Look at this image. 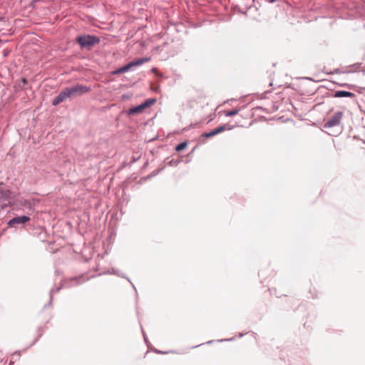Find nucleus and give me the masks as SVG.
Returning <instances> with one entry per match:
<instances>
[{
	"label": "nucleus",
	"instance_id": "obj_4",
	"mask_svg": "<svg viewBox=\"0 0 365 365\" xmlns=\"http://www.w3.org/2000/svg\"><path fill=\"white\" fill-rule=\"evenodd\" d=\"M342 118V113L337 112L331 116L324 124V128H329L339 125Z\"/></svg>",
	"mask_w": 365,
	"mask_h": 365
},
{
	"label": "nucleus",
	"instance_id": "obj_15",
	"mask_svg": "<svg viewBox=\"0 0 365 365\" xmlns=\"http://www.w3.org/2000/svg\"><path fill=\"white\" fill-rule=\"evenodd\" d=\"M10 195L11 192L9 190H6L1 192V197L8 201V202H10L9 200Z\"/></svg>",
	"mask_w": 365,
	"mask_h": 365
},
{
	"label": "nucleus",
	"instance_id": "obj_20",
	"mask_svg": "<svg viewBox=\"0 0 365 365\" xmlns=\"http://www.w3.org/2000/svg\"><path fill=\"white\" fill-rule=\"evenodd\" d=\"M41 0H33L34 2H38L40 1Z\"/></svg>",
	"mask_w": 365,
	"mask_h": 365
},
{
	"label": "nucleus",
	"instance_id": "obj_10",
	"mask_svg": "<svg viewBox=\"0 0 365 365\" xmlns=\"http://www.w3.org/2000/svg\"><path fill=\"white\" fill-rule=\"evenodd\" d=\"M219 134L217 128L209 133H204L202 136L206 138H211L215 135Z\"/></svg>",
	"mask_w": 365,
	"mask_h": 365
},
{
	"label": "nucleus",
	"instance_id": "obj_19",
	"mask_svg": "<svg viewBox=\"0 0 365 365\" xmlns=\"http://www.w3.org/2000/svg\"><path fill=\"white\" fill-rule=\"evenodd\" d=\"M277 0H269V2L270 3H274V1H276Z\"/></svg>",
	"mask_w": 365,
	"mask_h": 365
},
{
	"label": "nucleus",
	"instance_id": "obj_18",
	"mask_svg": "<svg viewBox=\"0 0 365 365\" xmlns=\"http://www.w3.org/2000/svg\"><path fill=\"white\" fill-rule=\"evenodd\" d=\"M143 336H144V340H145V341H147V339H146V337H145V333H144V331H143Z\"/></svg>",
	"mask_w": 365,
	"mask_h": 365
},
{
	"label": "nucleus",
	"instance_id": "obj_7",
	"mask_svg": "<svg viewBox=\"0 0 365 365\" xmlns=\"http://www.w3.org/2000/svg\"><path fill=\"white\" fill-rule=\"evenodd\" d=\"M143 110H144V108H143V106L141 104H140L137 106L130 108L128 110L127 113L128 115H135V114L141 113Z\"/></svg>",
	"mask_w": 365,
	"mask_h": 365
},
{
	"label": "nucleus",
	"instance_id": "obj_9",
	"mask_svg": "<svg viewBox=\"0 0 365 365\" xmlns=\"http://www.w3.org/2000/svg\"><path fill=\"white\" fill-rule=\"evenodd\" d=\"M155 102H156L155 98H148V99L145 100L143 103H142L141 105L143 106V107L145 110V108H149L150 106L153 105Z\"/></svg>",
	"mask_w": 365,
	"mask_h": 365
},
{
	"label": "nucleus",
	"instance_id": "obj_5",
	"mask_svg": "<svg viewBox=\"0 0 365 365\" xmlns=\"http://www.w3.org/2000/svg\"><path fill=\"white\" fill-rule=\"evenodd\" d=\"M68 98H71V96L69 95L68 90H67V88H65L61 92H60L58 93V96H56L53 98V100L52 101V105L53 106H57L59 103H61V102H63L65 100H66Z\"/></svg>",
	"mask_w": 365,
	"mask_h": 365
},
{
	"label": "nucleus",
	"instance_id": "obj_1",
	"mask_svg": "<svg viewBox=\"0 0 365 365\" xmlns=\"http://www.w3.org/2000/svg\"><path fill=\"white\" fill-rule=\"evenodd\" d=\"M76 41L81 48L90 49L92 46L99 43L100 38L96 36L87 34L78 36Z\"/></svg>",
	"mask_w": 365,
	"mask_h": 365
},
{
	"label": "nucleus",
	"instance_id": "obj_11",
	"mask_svg": "<svg viewBox=\"0 0 365 365\" xmlns=\"http://www.w3.org/2000/svg\"><path fill=\"white\" fill-rule=\"evenodd\" d=\"M240 111V109H233L232 110H230V111H225V116L227 117H231V116H234L235 115H237Z\"/></svg>",
	"mask_w": 365,
	"mask_h": 365
},
{
	"label": "nucleus",
	"instance_id": "obj_21",
	"mask_svg": "<svg viewBox=\"0 0 365 365\" xmlns=\"http://www.w3.org/2000/svg\"><path fill=\"white\" fill-rule=\"evenodd\" d=\"M22 81H23L24 83L26 82V79L25 78H23Z\"/></svg>",
	"mask_w": 365,
	"mask_h": 365
},
{
	"label": "nucleus",
	"instance_id": "obj_8",
	"mask_svg": "<svg viewBox=\"0 0 365 365\" xmlns=\"http://www.w3.org/2000/svg\"><path fill=\"white\" fill-rule=\"evenodd\" d=\"M352 96H354V94L352 93H350L348 91H336L334 93V97H336V98L350 97Z\"/></svg>",
	"mask_w": 365,
	"mask_h": 365
},
{
	"label": "nucleus",
	"instance_id": "obj_2",
	"mask_svg": "<svg viewBox=\"0 0 365 365\" xmlns=\"http://www.w3.org/2000/svg\"><path fill=\"white\" fill-rule=\"evenodd\" d=\"M150 61V58H140L135 59L134 61H132L125 65L124 66H122L121 68L117 69L113 72L114 74H120L123 73L128 72L130 71L133 67L138 66L143 64L144 63H146Z\"/></svg>",
	"mask_w": 365,
	"mask_h": 365
},
{
	"label": "nucleus",
	"instance_id": "obj_6",
	"mask_svg": "<svg viewBox=\"0 0 365 365\" xmlns=\"http://www.w3.org/2000/svg\"><path fill=\"white\" fill-rule=\"evenodd\" d=\"M29 220H30V218L26 215L18 216V217H14L11 220H10L8 222V225L9 227H14L16 224H24L26 222H28Z\"/></svg>",
	"mask_w": 365,
	"mask_h": 365
},
{
	"label": "nucleus",
	"instance_id": "obj_13",
	"mask_svg": "<svg viewBox=\"0 0 365 365\" xmlns=\"http://www.w3.org/2000/svg\"><path fill=\"white\" fill-rule=\"evenodd\" d=\"M187 142H182L176 146L175 150L177 151H182L187 147Z\"/></svg>",
	"mask_w": 365,
	"mask_h": 365
},
{
	"label": "nucleus",
	"instance_id": "obj_17",
	"mask_svg": "<svg viewBox=\"0 0 365 365\" xmlns=\"http://www.w3.org/2000/svg\"><path fill=\"white\" fill-rule=\"evenodd\" d=\"M112 273L118 274V276H120L122 277L125 278V276H123V274H120L118 270H115L114 269H113V272ZM126 279L130 282V284H132L133 287L135 289V287H134L133 284L130 281V279H128L127 277H126Z\"/></svg>",
	"mask_w": 365,
	"mask_h": 365
},
{
	"label": "nucleus",
	"instance_id": "obj_3",
	"mask_svg": "<svg viewBox=\"0 0 365 365\" xmlns=\"http://www.w3.org/2000/svg\"><path fill=\"white\" fill-rule=\"evenodd\" d=\"M66 88L68 90L71 97L74 96H81L91 91L90 87L79 83H77L73 86L66 87Z\"/></svg>",
	"mask_w": 365,
	"mask_h": 365
},
{
	"label": "nucleus",
	"instance_id": "obj_14",
	"mask_svg": "<svg viewBox=\"0 0 365 365\" xmlns=\"http://www.w3.org/2000/svg\"><path fill=\"white\" fill-rule=\"evenodd\" d=\"M233 128V126H228L227 127V125H222L221 126H219L217 128V131L219 133L225 131V130H231Z\"/></svg>",
	"mask_w": 365,
	"mask_h": 365
},
{
	"label": "nucleus",
	"instance_id": "obj_16",
	"mask_svg": "<svg viewBox=\"0 0 365 365\" xmlns=\"http://www.w3.org/2000/svg\"><path fill=\"white\" fill-rule=\"evenodd\" d=\"M61 289V287L56 288V289H52L50 292V302H49V304H51L52 302V300H53V296L55 293L58 292L59 290Z\"/></svg>",
	"mask_w": 365,
	"mask_h": 365
},
{
	"label": "nucleus",
	"instance_id": "obj_12",
	"mask_svg": "<svg viewBox=\"0 0 365 365\" xmlns=\"http://www.w3.org/2000/svg\"><path fill=\"white\" fill-rule=\"evenodd\" d=\"M88 279V278H85L83 276H81L78 277L73 278L72 281L76 282V284H78L86 282Z\"/></svg>",
	"mask_w": 365,
	"mask_h": 365
}]
</instances>
